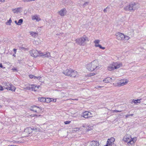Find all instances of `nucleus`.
I'll use <instances>...</instances> for the list:
<instances>
[{
  "label": "nucleus",
  "instance_id": "48",
  "mask_svg": "<svg viewBox=\"0 0 146 146\" xmlns=\"http://www.w3.org/2000/svg\"><path fill=\"white\" fill-rule=\"evenodd\" d=\"M103 86H97V88H102L103 87Z\"/></svg>",
  "mask_w": 146,
  "mask_h": 146
},
{
  "label": "nucleus",
  "instance_id": "32",
  "mask_svg": "<svg viewBox=\"0 0 146 146\" xmlns=\"http://www.w3.org/2000/svg\"><path fill=\"white\" fill-rule=\"evenodd\" d=\"M100 42V40H96L94 41V42L95 44V47H96V45H97V44H98Z\"/></svg>",
  "mask_w": 146,
  "mask_h": 146
},
{
  "label": "nucleus",
  "instance_id": "51",
  "mask_svg": "<svg viewBox=\"0 0 146 146\" xmlns=\"http://www.w3.org/2000/svg\"><path fill=\"white\" fill-rule=\"evenodd\" d=\"M113 112H117L118 110H113Z\"/></svg>",
  "mask_w": 146,
  "mask_h": 146
},
{
  "label": "nucleus",
  "instance_id": "27",
  "mask_svg": "<svg viewBox=\"0 0 146 146\" xmlns=\"http://www.w3.org/2000/svg\"><path fill=\"white\" fill-rule=\"evenodd\" d=\"M32 85H29V87H26L24 88V89L25 90L32 91V88H32Z\"/></svg>",
  "mask_w": 146,
  "mask_h": 146
},
{
  "label": "nucleus",
  "instance_id": "42",
  "mask_svg": "<svg viewBox=\"0 0 146 146\" xmlns=\"http://www.w3.org/2000/svg\"><path fill=\"white\" fill-rule=\"evenodd\" d=\"M0 67L3 68H5V67H3V66L2 64L1 63L0 64Z\"/></svg>",
  "mask_w": 146,
  "mask_h": 146
},
{
  "label": "nucleus",
  "instance_id": "5",
  "mask_svg": "<svg viewBox=\"0 0 146 146\" xmlns=\"http://www.w3.org/2000/svg\"><path fill=\"white\" fill-rule=\"evenodd\" d=\"M3 84L4 85L5 89L12 91H15L16 88L11 83L4 82Z\"/></svg>",
  "mask_w": 146,
  "mask_h": 146
},
{
  "label": "nucleus",
  "instance_id": "28",
  "mask_svg": "<svg viewBox=\"0 0 146 146\" xmlns=\"http://www.w3.org/2000/svg\"><path fill=\"white\" fill-rule=\"evenodd\" d=\"M52 98H47L45 99V102H46L47 103H49L50 102L52 101Z\"/></svg>",
  "mask_w": 146,
  "mask_h": 146
},
{
  "label": "nucleus",
  "instance_id": "30",
  "mask_svg": "<svg viewBox=\"0 0 146 146\" xmlns=\"http://www.w3.org/2000/svg\"><path fill=\"white\" fill-rule=\"evenodd\" d=\"M45 99L44 98H39L38 100L41 102H45Z\"/></svg>",
  "mask_w": 146,
  "mask_h": 146
},
{
  "label": "nucleus",
  "instance_id": "6",
  "mask_svg": "<svg viewBox=\"0 0 146 146\" xmlns=\"http://www.w3.org/2000/svg\"><path fill=\"white\" fill-rule=\"evenodd\" d=\"M30 52L31 56L35 57H37L40 55V53H41L39 51H38L36 50H33L30 51Z\"/></svg>",
  "mask_w": 146,
  "mask_h": 146
},
{
  "label": "nucleus",
  "instance_id": "29",
  "mask_svg": "<svg viewBox=\"0 0 146 146\" xmlns=\"http://www.w3.org/2000/svg\"><path fill=\"white\" fill-rule=\"evenodd\" d=\"M23 19H20L19 20L18 22L17 23V25H21L23 23Z\"/></svg>",
  "mask_w": 146,
  "mask_h": 146
},
{
  "label": "nucleus",
  "instance_id": "37",
  "mask_svg": "<svg viewBox=\"0 0 146 146\" xmlns=\"http://www.w3.org/2000/svg\"><path fill=\"white\" fill-rule=\"evenodd\" d=\"M13 143H22V142L21 141H13Z\"/></svg>",
  "mask_w": 146,
  "mask_h": 146
},
{
  "label": "nucleus",
  "instance_id": "46",
  "mask_svg": "<svg viewBox=\"0 0 146 146\" xmlns=\"http://www.w3.org/2000/svg\"><path fill=\"white\" fill-rule=\"evenodd\" d=\"M35 78H36L38 80H40V78H41V77L40 76H38L37 77H35Z\"/></svg>",
  "mask_w": 146,
  "mask_h": 146
},
{
  "label": "nucleus",
  "instance_id": "21",
  "mask_svg": "<svg viewBox=\"0 0 146 146\" xmlns=\"http://www.w3.org/2000/svg\"><path fill=\"white\" fill-rule=\"evenodd\" d=\"M12 11L14 13H18L19 12H21V8L19 7L17 9H12Z\"/></svg>",
  "mask_w": 146,
  "mask_h": 146
},
{
  "label": "nucleus",
  "instance_id": "25",
  "mask_svg": "<svg viewBox=\"0 0 146 146\" xmlns=\"http://www.w3.org/2000/svg\"><path fill=\"white\" fill-rule=\"evenodd\" d=\"M32 87L33 88H32V91H37L38 89L39 88V86H36L34 85H32Z\"/></svg>",
  "mask_w": 146,
  "mask_h": 146
},
{
  "label": "nucleus",
  "instance_id": "55",
  "mask_svg": "<svg viewBox=\"0 0 146 146\" xmlns=\"http://www.w3.org/2000/svg\"><path fill=\"white\" fill-rule=\"evenodd\" d=\"M72 100H78V99H72Z\"/></svg>",
  "mask_w": 146,
  "mask_h": 146
},
{
  "label": "nucleus",
  "instance_id": "11",
  "mask_svg": "<svg viewBox=\"0 0 146 146\" xmlns=\"http://www.w3.org/2000/svg\"><path fill=\"white\" fill-rule=\"evenodd\" d=\"M115 140V139L113 137H111L110 139H109L107 141V144L109 146H112L113 145V146H114L113 142Z\"/></svg>",
  "mask_w": 146,
  "mask_h": 146
},
{
  "label": "nucleus",
  "instance_id": "10",
  "mask_svg": "<svg viewBox=\"0 0 146 146\" xmlns=\"http://www.w3.org/2000/svg\"><path fill=\"white\" fill-rule=\"evenodd\" d=\"M31 110L36 113H39L41 111L40 108L35 106L32 107Z\"/></svg>",
  "mask_w": 146,
  "mask_h": 146
},
{
  "label": "nucleus",
  "instance_id": "15",
  "mask_svg": "<svg viewBox=\"0 0 146 146\" xmlns=\"http://www.w3.org/2000/svg\"><path fill=\"white\" fill-rule=\"evenodd\" d=\"M99 143L97 141H93L90 143V144L88 146H98Z\"/></svg>",
  "mask_w": 146,
  "mask_h": 146
},
{
  "label": "nucleus",
  "instance_id": "60",
  "mask_svg": "<svg viewBox=\"0 0 146 146\" xmlns=\"http://www.w3.org/2000/svg\"><path fill=\"white\" fill-rule=\"evenodd\" d=\"M13 56H15V55H14V54H13Z\"/></svg>",
  "mask_w": 146,
  "mask_h": 146
},
{
  "label": "nucleus",
  "instance_id": "13",
  "mask_svg": "<svg viewBox=\"0 0 146 146\" xmlns=\"http://www.w3.org/2000/svg\"><path fill=\"white\" fill-rule=\"evenodd\" d=\"M72 71V70L71 69H67L65 71H64L63 73L65 75L70 76Z\"/></svg>",
  "mask_w": 146,
  "mask_h": 146
},
{
  "label": "nucleus",
  "instance_id": "20",
  "mask_svg": "<svg viewBox=\"0 0 146 146\" xmlns=\"http://www.w3.org/2000/svg\"><path fill=\"white\" fill-rule=\"evenodd\" d=\"M88 3L89 2H84L82 1L80 3V6L81 7H84L88 5Z\"/></svg>",
  "mask_w": 146,
  "mask_h": 146
},
{
  "label": "nucleus",
  "instance_id": "52",
  "mask_svg": "<svg viewBox=\"0 0 146 146\" xmlns=\"http://www.w3.org/2000/svg\"><path fill=\"white\" fill-rule=\"evenodd\" d=\"M62 34H63V33H60V34H56V35H62Z\"/></svg>",
  "mask_w": 146,
  "mask_h": 146
},
{
  "label": "nucleus",
  "instance_id": "59",
  "mask_svg": "<svg viewBox=\"0 0 146 146\" xmlns=\"http://www.w3.org/2000/svg\"><path fill=\"white\" fill-rule=\"evenodd\" d=\"M8 146H15V145H8Z\"/></svg>",
  "mask_w": 146,
  "mask_h": 146
},
{
  "label": "nucleus",
  "instance_id": "24",
  "mask_svg": "<svg viewBox=\"0 0 146 146\" xmlns=\"http://www.w3.org/2000/svg\"><path fill=\"white\" fill-rule=\"evenodd\" d=\"M135 141H134L133 139H131L128 143H127V145L128 146H131L135 142Z\"/></svg>",
  "mask_w": 146,
  "mask_h": 146
},
{
  "label": "nucleus",
  "instance_id": "12",
  "mask_svg": "<svg viewBox=\"0 0 146 146\" xmlns=\"http://www.w3.org/2000/svg\"><path fill=\"white\" fill-rule=\"evenodd\" d=\"M130 135H125L123 138V141L126 142L128 143L130 141L131 139Z\"/></svg>",
  "mask_w": 146,
  "mask_h": 146
},
{
  "label": "nucleus",
  "instance_id": "38",
  "mask_svg": "<svg viewBox=\"0 0 146 146\" xmlns=\"http://www.w3.org/2000/svg\"><path fill=\"white\" fill-rule=\"evenodd\" d=\"M29 77L31 78H35V76H33L32 75H29Z\"/></svg>",
  "mask_w": 146,
  "mask_h": 146
},
{
  "label": "nucleus",
  "instance_id": "8",
  "mask_svg": "<svg viewBox=\"0 0 146 146\" xmlns=\"http://www.w3.org/2000/svg\"><path fill=\"white\" fill-rule=\"evenodd\" d=\"M128 82V81L126 79H123L121 80H120V82L117 83V86L120 87L121 86H124L126 85Z\"/></svg>",
  "mask_w": 146,
  "mask_h": 146
},
{
  "label": "nucleus",
  "instance_id": "16",
  "mask_svg": "<svg viewBox=\"0 0 146 146\" xmlns=\"http://www.w3.org/2000/svg\"><path fill=\"white\" fill-rule=\"evenodd\" d=\"M40 55L43 57H49L50 56V53L48 52H46V54L41 53L40 54Z\"/></svg>",
  "mask_w": 146,
  "mask_h": 146
},
{
  "label": "nucleus",
  "instance_id": "17",
  "mask_svg": "<svg viewBox=\"0 0 146 146\" xmlns=\"http://www.w3.org/2000/svg\"><path fill=\"white\" fill-rule=\"evenodd\" d=\"M66 10L62 9L58 12V14L61 16H64L66 14Z\"/></svg>",
  "mask_w": 146,
  "mask_h": 146
},
{
  "label": "nucleus",
  "instance_id": "14",
  "mask_svg": "<svg viewBox=\"0 0 146 146\" xmlns=\"http://www.w3.org/2000/svg\"><path fill=\"white\" fill-rule=\"evenodd\" d=\"M32 19L33 20H36V21L38 22L41 20L39 16L36 15L32 16Z\"/></svg>",
  "mask_w": 146,
  "mask_h": 146
},
{
  "label": "nucleus",
  "instance_id": "18",
  "mask_svg": "<svg viewBox=\"0 0 146 146\" xmlns=\"http://www.w3.org/2000/svg\"><path fill=\"white\" fill-rule=\"evenodd\" d=\"M32 128L31 127H28L25 129L24 130V132L28 134H30L32 132Z\"/></svg>",
  "mask_w": 146,
  "mask_h": 146
},
{
  "label": "nucleus",
  "instance_id": "36",
  "mask_svg": "<svg viewBox=\"0 0 146 146\" xmlns=\"http://www.w3.org/2000/svg\"><path fill=\"white\" fill-rule=\"evenodd\" d=\"M24 2H28L32 1H34L35 0H23Z\"/></svg>",
  "mask_w": 146,
  "mask_h": 146
},
{
  "label": "nucleus",
  "instance_id": "57",
  "mask_svg": "<svg viewBox=\"0 0 146 146\" xmlns=\"http://www.w3.org/2000/svg\"><path fill=\"white\" fill-rule=\"evenodd\" d=\"M15 23L16 24H17V21H15Z\"/></svg>",
  "mask_w": 146,
  "mask_h": 146
},
{
  "label": "nucleus",
  "instance_id": "53",
  "mask_svg": "<svg viewBox=\"0 0 146 146\" xmlns=\"http://www.w3.org/2000/svg\"><path fill=\"white\" fill-rule=\"evenodd\" d=\"M16 50H16V49H13V51H14V52H15V53H16Z\"/></svg>",
  "mask_w": 146,
  "mask_h": 146
},
{
  "label": "nucleus",
  "instance_id": "44",
  "mask_svg": "<svg viewBox=\"0 0 146 146\" xmlns=\"http://www.w3.org/2000/svg\"><path fill=\"white\" fill-rule=\"evenodd\" d=\"M107 8H108V7H107L106 9H104V12L106 13L107 12V11L106 10V9H107Z\"/></svg>",
  "mask_w": 146,
  "mask_h": 146
},
{
  "label": "nucleus",
  "instance_id": "34",
  "mask_svg": "<svg viewBox=\"0 0 146 146\" xmlns=\"http://www.w3.org/2000/svg\"><path fill=\"white\" fill-rule=\"evenodd\" d=\"M130 38L128 36L125 35V38L124 39L125 40H129Z\"/></svg>",
  "mask_w": 146,
  "mask_h": 146
},
{
  "label": "nucleus",
  "instance_id": "1",
  "mask_svg": "<svg viewBox=\"0 0 146 146\" xmlns=\"http://www.w3.org/2000/svg\"><path fill=\"white\" fill-rule=\"evenodd\" d=\"M139 4L137 2H131L124 8L125 11H135L139 8Z\"/></svg>",
  "mask_w": 146,
  "mask_h": 146
},
{
  "label": "nucleus",
  "instance_id": "35",
  "mask_svg": "<svg viewBox=\"0 0 146 146\" xmlns=\"http://www.w3.org/2000/svg\"><path fill=\"white\" fill-rule=\"evenodd\" d=\"M80 128L76 127L73 129V131H77L80 130Z\"/></svg>",
  "mask_w": 146,
  "mask_h": 146
},
{
  "label": "nucleus",
  "instance_id": "4",
  "mask_svg": "<svg viewBox=\"0 0 146 146\" xmlns=\"http://www.w3.org/2000/svg\"><path fill=\"white\" fill-rule=\"evenodd\" d=\"M77 43L80 45H84L86 42L88 41V37L86 36L76 39V40Z\"/></svg>",
  "mask_w": 146,
  "mask_h": 146
},
{
  "label": "nucleus",
  "instance_id": "61",
  "mask_svg": "<svg viewBox=\"0 0 146 146\" xmlns=\"http://www.w3.org/2000/svg\"><path fill=\"white\" fill-rule=\"evenodd\" d=\"M98 44H97V45H98Z\"/></svg>",
  "mask_w": 146,
  "mask_h": 146
},
{
  "label": "nucleus",
  "instance_id": "40",
  "mask_svg": "<svg viewBox=\"0 0 146 146\" xmlns=\"http://www.w3.org/2000/svg\"><path fill=\"white\" fill-rule=\"evenodd\" d=\"M12 70L14 71H16V72H18V70L17 69H16L15 68H13L12 69Z\"/></svg>",
  "mask_w": 146,
  "mask_h": 146
},
{
  "label": "nucleus",
  "instance_id": "31",
  "mask_svg": "<svg viewBox=\"0 0 146 146\" xmlns=\"http://www.w3.org/2000/svg\"><path fill=\"white\" fill-rule=\"evenodd\" d=\"M96 47H99L100 49H102L104 50L105 49V47H102L101 45L100 44H98V45H96Z\"/></svg>",
  "mask_w": 146,
  "mask_h": 146
},
{
  "label": "nucleus",
  "instance_id": "19",
  "mask_svg": "<svg viewBox=\"0 0 146 146\" xmlns=\"http://www.w3.org/2000/svg\"><path fill=\"white\" fill-rule=\"evenodd\" d=\"M111 80V78L108 77L104 79L103 80V82L105 83H108L110 82Z\"/></svg>",
  "mask_w": 146,
  "mask_h": 146
},
{
  "label": "nucleus",
  "instance_id": "43",
  "mask_svg": "<svg viewBox=\"0 0 146 146\" xmlns=\"http://www.w3.org/2000/svg\"><path fill=\"white\" fill-rule=\"evenodd\" d=\"M3 90V87L1 86H0V90Z\"/></svg>",
  "mask_w": 146,
  "mask_h": 146
},
{
  "label": "nucleus",
  "instance_id": "56",
  "mask_svg": "<svg viewBox=\"0 0 146 146\" xmlns=\"http://www.w3.org/2000/svg\"><path fill=\"white\" fill-rule=\"evenodd\" d=\"M129 116H133V114H129Z\"/></svg>",
  "mask_w": 146,
  "mask_h": 146
},
{
  "label": "nucleus",
  "instance_id": "47",
  "mask_svg": "<svg viewBox=\"0 0 146 146\" xmlns=\"http://www.w3.org/2000/svg\"><path fill=\"white\" fill-rule=\"evenodd\" d=\"M95 75V73H91V74H90V75L91 76H94V75Z\"/></svg>",
  "mask_w": 146,
  "mask_h": 146
},
{
  "label": "nucleus",
  "instance_id": "41",
  "mask_svg": "<svg viewBox=\"0 0 146 146\" xmlns=\"http://www.w3.org/2000/svg\"><path fill=\"white\" fill-rule=\"evenodd\" d=\"M32 130H34L35 131H37V129L36 128L33 127L32 128Z\"/></svg>",
  "mask_w": 146,
  "mask_h": 146
},
{
  "label": "nucleus",
  "instance_id": "26",
  "mask_svg": "<svg viewBox=\"0 0 146 146\" xmlns=\"http://www.w3.org/2000/svg\"><path fill=\"white\" fill-rule=\"evenodd\" d=\"M141 99H137V100H133L132 101V102H131V103L132 104L133 103H134L135 104L136 103H139L141 102Z\"/></svg>",
  "mask_w": 146,
  "mask_h": 146
},
{
  "label": "nucleus",
  "instance_id": "50",
  "mask_svg": "<svg viewBox=\"0 0 146 146\" xmlns=\"http://www.w3.org/2000/svg\"><path fill=\"white\" fill-rule=\"evenodd\" d=\"M5 2V0H0V2Z\"/></svg>",
  "mask_w": 146,
  "mask_h": 146
},
{
  "label": "nucleus",
  "instance_id": "58",
  "mask_svg": "<svg viewBox=\"0 0 146 146\" xmlns=\"http://www.w3.org/2000/svg\"><path fill=\"white\" fill-rule=\"evenodd\" d=\"M122 111H118V110L117 112H121Z\"/></svg>",
  "mask_w": 146,
  "mask_h": 146
},
{
  "label": "nucleus",
  "instance_id": "54",
  "mask_svg": "<svg viewBox=\"0 0 146 146\" xmlns=\"http://www.w3.org/2000/svg\"><path fill=\"white\" fill-rule=\"evenodd\" d=\"M40 116V115H37V114H35L34 115V116Z\"/></svg>",
  "mask_w": 146,
  "mask_h": 146
},
{
  "label": "nucleus",
  "instance_id": "2",
  "mask_svg": "<svg viewBox=\"0 0 146 146\" xmlns=\"http://www.w3.org/2000/svg\"><path fill=\"white\" fill-rule=\"evenodd\" d=\"M87 68L89 71H93L99 68L98 61L95 60L88 64L86 66Z\"/></svg>",
  "mask_w": 146,
  "mask_h": 146
},
{
  "label": "nucleus",
  "instance_id": "33",
  "mask_svg": "<svg viewBox=\"0 0 146 146\" xmlns=\"http://www.w3.org/2000/svg\"><path fill=\"white\" fill-rule=\"evenodd\" d=\"M12 21L11 19H10L8 21L6 22V24L7 25H10Z\"/></svg>",
  "mask_w": 146,
  "mask_h": 146
},
{
  "label": "nucleus",
  "instance_id": "23",
  "mask_svg": "<svg viewBox=\"0 0 146 146\" xmlns=\"http://www.w3.org/2000/svg\"><path fill=\"white\" fill-rule=\"evenodd\" d=\"M30 35L33 37H36L38 35V33L36 32H34L33 31L30 32Z\"/></svg>",
  "mask_w": 146,
  "mask_h": 146
},
{
  "label": "nucleus",
  "instance_id": "39",
  "mask_svg": "<svg viewBox=\"0 0 146 146\" xmlns=\"http://www.w3.org/2000/svg\"><path fill=\"white\" fill-rule=\"evenodd\" d=\"M71 121H65L64 122V123L65 124H67L70 123Z\"/></svg>",
  "mask_w": 146,
  "mask_h": 146
},
{
  "label": "nucleus",
  "instance_id": "9",
  "mask_svg": "<svg viewBox=\"0 0 146 146\" xmlns=\"http://www.w3.org/2000/svg\"><path fill=\"white\" fill-rule=\"evenodd\" d=\"M83 116L85 118L92 117V114L90 112L85 111L83 113Z\"/></svg>",
  "mask_w": 146,
  "mask_h": 146
},
{
  "label": "nucleus",
  "instance_id": "45",
  "mask_svg": "<svg viewBox=\"0 0 146 146\" xmlns=\"http://www.w3.org/2000/svg\"><path fill=\"white\" fill-rule=\"evenodd\" d=\"M129 115H125V118H128V117H129Z\"/></svg>",
  "mask_w": 146,
  "mask_h": 146
},
{
  "label": "nucleus",
  "instance_id": "62",
  "mask_svg": "<svg viewBox=\"0 0 146 146\" xmlns=\"http://www.w3.org/2000/svg\"><path fill=\"white\" fill-rule=\"evenodd\" d=\"M83 126L84 127V126Z\"/></svg>",
  "mask_w": 146,
  "mask_h": 146
},
{
  "label": "nucleus",
  "instance_id": "22",
  "mask_svg": "<svg viewBox=\"0 0 146 146\" xmlns=\"http://www.w3.org/2000/svg\"><path fill=\"white\" fill-rule=\"evenodd\" d=\"M77 74V72L76 71L72 70V72H71L70 76L74 77L76 76Z\"/></svg>",
  "mask_w": 146,
  "mask_h": 146
},
{
  "label": "nucleus",
  "instance_id": "49",
  "mask_svg": "<svg viewBox=\"0 0 146 146\" xmlns=\"http://www.w3.org/2000/svg\"><path fill=\"white\" fill-rule=\"evenodd\" d=\"M52 101L54 102H55L56 101V99H54L52 98Z\"/></svg>",
  "mask_w": 146,
  "mask_h": 146
},
{
  "label": "nucleus",
  "instance_id": "3",
  "mask_svg": "<svg viewBox=\"0 0 146 146\" xmlns=\"http://www.w3.org/2000/svg\"><path fill=\"white\" fill-rule=\"evenodd\" d=\"M122 66V64L121 63L113 62L109 65L108 67V69L109 71H112L114 69L118 68Z\"/></svg>",
  "mask_w": 146,
  "mask_h": 146
},
{
  "label": "nucleus",
  "instance_id": "7",
  "mask_svg": "<svg viewBox=\"0 0 146 146\" xmlns=\"http://www.w3.org/2000/svg\"><path fill=\"white\" fill-rule=\"evenodd\" d=\"M115 35L116 36V38L119 40H124L125 38V35L119 32L117 33Z\"/></svg>",
  "mask_w": 146,
  "mask_h": 146
}]
</instances>
